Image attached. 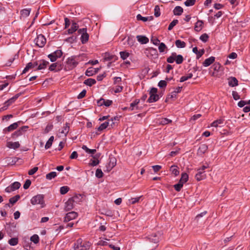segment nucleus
<instances>
[{"instance_id": "nucleus-11", "label": "nucleus", "mask_w": 250, "mask_h": 250, "mask_svg": "<svg viewBox=\"0 0 250 250\" xmlns=\"http://www.w3.org/2000/svg\"><path fill=\"white\" fill-rule=\"evenodd\" d=\"M112 104V101L109 100H105L103 98H101L100 100L97 101V104L98 106L104 105L106 107H108L111 105Z\"/></svg>"}, {"instance_id": "nucleus-33", "label": "nucleus", "mask_w": 250, "mask_h": 250, "mask_svg": "<svg viewBox=\"0 0 250 250\" xmlns=\"http://www.w3.org/2000/svg\"><path fill=\"white\" fill-rule=\"evenodd\" d=\"M182 88V87H176L175 90L171 92V94L170 95V98H174L176 97V94L181 91V89Z\"/></svg>"}, {"instance_id": "nucleus-44", "label": "nucleus", "mask_w": 250, "mask_h": 250, "mask_svg": "<svg viewBox=\"0 0 250 250\" xmlns=\"http://www.w3.org/2000/svg\"><path fill=\"white\" fill-rule=\"evenodd\" d=\"M100 156V154H96V156H93L94 159H96L92 161L91 165L92 166H96L99 163V161L97 159V158Z\"/></svg>"}, {"instance_id": "nucleus-49", "label": "nucleus", "mask_w": 250, "mask_h": 250, "mask_svg": "<svg viewBox=\"0 0 250 250\" xmlns=\"http://www.w3.org/2000/svg\"><path fill=\"white\" fill-rule=\"evenodd\" d=\"M134 41H135V40L133 39V38L128 37L127 39L126 40L127 43H126L125 42L124 44L125 45L127 44L129 46H132L133 45Z\"/></svg>"}, {"instance_id": "nucleus-5", "label": "nucleus", "mask_w": 250, "mask_h": 250, "mask_svg": "<svg viewBox=\"0 0 250 250\" xmlns=\"http://www.w3.org/2000/svg\"><path fill=\"white\" fill-rule=\"evenodd\" d=\"M78 33L81 35V40L82 43H85L89 39V35L87 33L86 28H83L78 30Z\"/></svg>"}, {"instance_id": "nucleus-34", "label": "nucleus", "mask_w": 250, "mask_h": 250, "mask_svg": "<svg viewBox=\"0 0 250 250\" xmlns=\"http://www.w3.org/2000/svg\"><path fill=\"white\" fill-rule=\"evenodd\" d=\"M188 179V175L186 173H183L182 174L181 177L179 182L183 184L184 183L187 182Z\"/></svg>"}, {"instance_id": "nucleus-10", "label": "nucleus", "mask_w": 250, "mask_h": 250, "mask_svg": "<svg viewBox=\"0 0 250 250\" xmlns=\"http://www.w3.org/2000/svg\"><path fill=\"white\" fill-rule=\"evenodd\" d=\"M78 216L77 212L71 211L67 213L64 218V222H68L72 220L75 219Z\"/></svg>"}, {"instance_id": "nucleus-60", "label": "nucleus", "mask_w": 250, "mask_h": 250, "mask_svg": "<svg viewBox=\"0 0 250 250\" xmlns=\"http://www.w3.org/2000/svg\"><path fill=\"white\" fill-rule=\"evenodd\" d=\"M167 84V83L165 81L161 80L159 82L158 85L160 88H165L166 87Z\"/></svg>"}, {"instance_id": "nucleus-22", "label": "nucleus", "mask_w": 250, "mask_h": 250, "mask_svg": "<svg viewBox=\"0 0 250 250\" xmlns=\"http://www.w3.org/2000/svg\"><path fill=\"white\" fill-rule=\"evenodd\" d=\"M203 23L204 22L202 21L198 20L195 24L194 30L197 32L200 31L203 28Z\"/></svg>"}, {"instance_id": "nucleus-24", "label": "nucleus", "mask_w": 250, "mask_h": 250, "mask_svg": "<svg viewBox=\"0 0 250 250\" xmlns=\"http://www.w3.org/2000/svg\"><path fill=\"white\" fill-rule=\"evenodd\" d=\"M208 149V146L206 144H202L200 146L198 150V153L200 155L204 154Z\"/></svg>"}, {"instance_id": "nucleus-62", "label": "nucleus", "mask_w": 250, "mask_h": 250, "mask_svg": "<svg viewBox=\"0 0 250 250\" xmlns=\"http://www.w3.org/2000/svg\"><path fill=\"white\" fill-rule=\"evenodd\" d=\"M22 135V134H21V131L19 129H18V130L15 131L14 133H13L12 134V137L13 138L15 139V138H17V137Z\"/></svg>"}, {"instance_id": "nucleus-51", "label": "nucleus", "mask_w": 250, "mask_h": 250, "mask_svg": "<svg viewBox=\"0 0 250 250\" xmlns=\"http://www.w3.org/2000/svg\"><path fill=\"white\" fill-rule=\"evenodd\" d=\"M178 23V21L177 20H174L172 21H171L169 26L168 27V30H171L174 26H175Z\"/></svg>"}, {"instance_id": "nucleus-2", "label": "nucleus", "mask_w": 250, "mask_h": 250, "mask_svg": "<svg viewBox=\"0 0 250 250\" xmlns=\"http://www.w3.org/2000/svg\"><path fill=\"white\" fill-rule=\"evenodd\" d=\"M158 89L155 87L151 88L149 92V97L147 100V102L149 103L157 102L160 99V95L157 94Z\"/></svg>"}, {"instance_id": "nucleus-45", "label": "nucleus", "mask_w": 250, "mask_h": 250, "mask_svg": "<svg viewBox=\"0 0 250 250\" xmlns=\"http://www.w3.org/2000/svg\"><path fill=\"white\" fill-rule=\"evenodd\" d=\"M30 240L35 244H37L39 241V237L37 234H34L31 237Z\"/></svg>"}, {"instance_id": "nucleus-31", "label": "nucleus", "mask_w": 250, "mask_h": 250, "mask_svg": "<svg viewBox=\"0 0 250 250\" xmlns=\"http://www.w3.org/2000/svg\"><path fill=\"white\" fill-rule=\"evenodd\" d=\"M175 45L178 48H184L186 47V43L184 41L177 40L175 41Z\"/></svg>"}, {"instance_id": "nucleus-25", "label": "nucleus", "mask_w": 250, "mask_h": 250, "mask_svg": "<svg viewBox=\"0 0 250 250\" xmlns=\"http://www.w3.org/2000/svg\"><path fill=\"white\" fill-rule=\"evenodd\" d=\"M79 26L78 24L75 22H73L72 23L71 28L69 29L67 31L69 34H72L78 30Z\"/></svg>"}, {"instance_id": "nucleus-63", "label": "nucleus", "mask_w": 250, "mask_h": 250, "mask_svg": "<svg viewBox=\"0 0 250 250\" xmlns=\"http://www.w3.org/2000/svg\"><path fill=\"white\" fill-rule=\"evenodd\" d=\"M136 18L137 20H140L143 21H148V18H146V17H143L140 14H138L136 16Z\"/></svg>"}, {"instance_id": "nucleus-64", "label": "nucleus", "mask_w": 250, "mask_h": 250, "mask_svg": "<svg viewBox=\"0 0 250 250\" xmlns=\"http://www.w3.org/2000/svg\"><path fill=\"white\" fill-rule=\"evenodd\" d=\"M213 69L214 71H219L221 67V65L218 62H216L213 65Z\"/></svg>"}, {"instance_id": "nucleus-50", "label": "nucleus", "mask_w": 250, "mask_h": 250, "mask_svg": "<svg viewBox=\"0 0 250 250\" xmlns=\"http://www.w3.org/2000/svg\"><path fill=\"white\" fill-rule=\"evenodd\" d=\"M120 54L121 58L124 60H125L129 55V53L126 51H121Z\"/></svg>"}, {"instance_id": "nucleus-3", "label": "nucleus", "mask_w": 250, "mask_h": 250, "mask_svg": "<svg viewBox=\"0 0 250 250\" xmlns=\"http://www.w3.org/2000/svg\"><path fill=\"white\" fill-rule=\"evenodd\" d=\"M31 203L33 205L40 204L41 205V208L44 207L45 204L44 201V195L42 194H38L33 197L31 200Z\"/></svg>"}, {"instance_id": "nucleus-26", "label": "nucleus", "mask_w": 250, "mask_h": 250, "mask_svg": "<svg viewBox=\"0 0 250 250\" xmlns=\"http://www.w3.org/2000/svg\"><path fill=\"white\" fill-rule=\"evenodd\" d=\"M140 102V100L136 99L133 102L130 104V106L128 107V109L130 111H132L135 109H138L137 105Z\"/></svg>"}, {"instance_id": "nucleus-29", "label": "nucleus", "mask_w": 250, "mask_h": 250, "mask_svg": "<svg viewBox=\"0 0 250 250\" xmlns=\"http://www.w3.org/2000/svg\"><path fill=\"white\" fill-rule=\"evenodd\" d=\"M69 131V126L68 123H66L65 125L63 127L62 130L60 132V133L64 135L65 137L66 136L67 133Z\"/></svg>"}, {"instance_id": "nucleus-12", "label": "nucleus", "mask_w": 250, "mask_h": 250, "mask_svg": "<svg viewBox=\"0 0 250 250\" xmlns=\"http://www.w3.org/2000/svg\"><path fill=\"white\" fill-rule=\"evenodd\" d=\"M39 62L38 61L34 62H28L27 64L25 67L24 68L23 70L22 71V74L25 73L26 72H27L29 69L33 68L35 67L38 65Z\"/></svg>"}, {"instance_id": "nucleus-55", "label": "nucleus", "mask_w": 250, "mask_h": 250, "mask_svg": "<svg viewBox=\"0 0 250 250\" xmlns=\"http://www.w3.org/2000/svg\"><path fill=\"white\" fill-rule=\"evenodd\" d=\"M196 2V0H187L185 2L186 6H190L193 5Z\"/></svg>"}, {"instance_id": "nucleus-43", "label": "nucleus", "mask_w": 250, "mask_h": 250, "mask_svg": "<svg viewBox=\"0 0 250 250\" xmlns=\"http://www.w3.org/2000/svg\"><path fill=\"white\" fill-rule=\"evenodd\" d=\"M193 76V75L191 73H188V74L187 76H182L181 78H180V82H184L187 80H188V79H190Z\"/></svg>"}, {"instance_id": "nucleus-52", "label": "nucleus", "mask_w": 250, "mask_h": 250, "mask_svg": "<svg viewBox=\"0 0 250 250\" xmlns=\"http://www.w3.org/2000/svg\"><path fill=\"white\" fill-rule=\"evenodd\" d=\"M69 189V187L67 186H63L60 188V193L62 194H65Z\"/></svg>"}, {"instance_id": "nucleus-46", "label": "nucleus", "mask_w": 250, "mask_h": 250, "mask_svg": "<svg viewBox=\"0 0 250 250\" xmlns=\"http://www.w3.org/2000/svg\"><path fill=\"white\" fill-rule=\"evenodd\" d=\"M30 13V10L28 9H24L21 11V15L24 17L28 16Z\"/></svg>"}, {"instance_id": "nucleus-53", "label": "nucleus", "mask_w": 250, "mask_h": 250, "mask_svg": "<svg viewBox=\"0 0 250 250\" xmlns=\"http://www.w3.org/2000/svg\"><path fill=\"white\" fill-rule=\"evenodd\" d=\"M85 74L87 76H88V77L93 76V75L95 74L94 72L93 71V68H88L87 69V70L86 71Z\"/></svg>"}, {"instance_id": "nucleus-7", "label": "nucleus", "mask_w": 250, "mask_h": 250, "mask_svg": "<svg viewBox=\"0 0 250 250\" xmlns=\"http://www.w3.org/2000/svg\"><path fill=\"white\" fill-rule=\"evenodd\" d=\"M116 159L115 157L110 156L108 159V162L106 165V171H110L116 165Z\"/></svg>"}, {"instance_id": "nucleus-4", "label": "nucleus", "mask_w": 250, "mask_h": 250, "mask_svg": "<svg viewBox=\"0 0 250 250\" xmlns=\"http://www.w3.org/2000/svg\"><path fill=\"white\" fill-rule=\"evenodd\" d=\"M75 57L72 56L67 59L66 61V66L65 68V69H68V70H71L77 66L78 62L75 60Z\"/></svg>"}, {"instance_id": "nucleus-54", "label": "nucleus", "mask_w": 250, "mask_h": 250, "mask_svg": "<svg viewBox=\"0 0 250 250\" xmlns=\"http://www.w3.org/2000/svg\"><path fill=\"white\" fill-rule=\"evenodd\" d=\"M208 38L209 37L208 34L204 33L200 37V40H201L204 42H207Z\"/></svg>"}, {"instance_id": "nucleus-56", "label": "nucleus", "mask_w": 250, "mask_h": 250, "mask_svg": "<svg viewBox=\"0 0 250 250\" xmlns=\"http://www.w3.org/2000/svg\"><path fill=\"white\" fill-rule=\"evenodd\" d=\"M183 184L182 183H181V182H179V183L178 184L174 185V188L177 191H180L181 190L182 188L183 187Z\"/></svg>"}, {"instance_id": "nucleus-37", "label": "nucleus", "mask_w": 250, "mask_h": 250, "mask_svg": "<svg viewBox=\"0 0 250 250\" xmlns=\"http://www.w3.org/2000/svg\"><path fill=\"white\" fill-rule=\"evenodd\" d=\"M175 61H176L177 64H181L184 61L183 57L181 55H177V54H176Z\"/></svg>"}, {"instance_id": "nucleus-27", "label": "nucleus", "mask_w": 250, "mask_h": 250, "mask_svg": "<svg viewBox=\"0 0 250 250\" xmlns=\"http://www.w3.org/2000/svg\"><path fill=\"white\" fill-rule=\"evenodd\" d=\"M173 12L174 15L180 16L183 12V9L180 6H177L173 9Z\"/></svg>"}, {"instance_id": "nucleus-39", "label": "nucleus", "mask_w": 250, "mask_h": 250, "mask_svg": "<svg viewBox=\"0 0 250 250\" xmlns=\"http://www.w3.org/2000/svg\"><path fill=\"white\" fill-rule=\"evenodd\" d=\"M57 172L55 171L51 172L46 175V178L48 180H51L57 176Z\"/></svg>"}, {"instance_id": "nucleus-17", "label": "nucleus", "mask_w": 250, "mask_h": 250, "mask_svg": "<svg viewBox=\"0 0 250 250\" xmlns=\"http://www.w3.org/2000/svg\"><path fill=\"white\" fill-rule=\"evenodd\" d=\"M39 64L38 68H37V70H41L45 69L47 65L49 63V62L47 61H46L44 60H41L38 61Z\"/></svg>"}, {"instance_id": "nucleus-48", "label": "nucleus", "mask_w": 250, "mask_h": 250, "mask_svg": "<svg viewBox=\"0 0 250 250\" xmlns=\"http://www.w3.org/2000/svg\"><path fill=\"white\" fill-rule=\"evenodd\" d=\"M142 196L137 197L135 198H131L130 200H129V203L131 204H134L136 203L139 202L140 199L141 198Z\"/></svg>"}, {"instance_id": "nucleus-23", "label": "nucleus", "mask_w": 250, "mask_h": 250, "mask_svg": "<svg viewBox=\"0 0 250 250\" xmlns=\"http://www.w3.org/2000/svg\"><path fill=\"white\" fill-rule=\"evenodd\" d=\"M224 120L223 119H219L212 122L211 124V126L215 127L221 126L224 124Z\"/></svg>"}, {"instance_id": "nucleus-35", "label": "nucleus", "mask_w": 250, "mask_h": 250, "mask_svg": "<svg viewBox=\"0 0 250 250\" xmlns=\"http://www.w3.org/2000/svg\"><path fill=\"white\" fill-rule=\"evenodd\" d=\"M54 139V138L53 136H52L49 138L45 145V148L46 149L49 148L51 146Z\"/></svg>"}, {"instance_id": "nucleus-28", "label": "nucleus", "mask_w": 250, "mask_h": 250, "mask_svg": "<svg viewBox=\"0 0 250 250\" xmlns=\"http://www.w3.org/2000/svg\"><path fill=\"white\" fill-rule=\"evenodd\" d=\"M20 144L18 142H8L7 143V146L10 148H13L14 149L18 148L20 147Z\"/></svg>"}, {"instance_id": "nucleus-57", "label": "nucleus", "mask_w": 250, "mask_h": 250, "mask_svg": "<svg viewBox=\"0 0 250 250\" xmlns=\"http://www.w3.org/2000/svg\"><path fill=\"white\" fill-rule=\"evenodd\" d=\"M95 175L96 177L101 178L103 176V173L101 169L98 168L96 171Z\"/></svg>"}, {"instance_id": "nucleus-32", "label": "nucleus", "mask_w": 250, "mask_h": 250, "mask_svg": "<svg viewBox=\"0 0 250 250\" xmlns=\"http://www.w3.org/2000/svg\"><path fill=\"white\" fill-rule=\"evenodd\" d=\"M109 125V122L106 121L102 124L99 127H98L97 130L99 131H101L107 127Z\"/></svg>"}, {"instance_id": "nucleus-15", "label": "nucleus", "mask_w": 250, "mask_h": 250, "mask_svg": "<svg viewBox=\"0 0 250 250\" xmlns=\"http://www.w3.org/2000/svg\"><path fill=\"white\" fill-rule=\"evenodd\" d=\"M74 198H69L65 203V210L69 211L74 208Z\"/></svg>"}, {"instance_id": "nucleus-8", "label": "nucleus", "mask_w": 250, "mask_h": 250, "mask_svg": "<svg viewBox=\"0 0 250 250\" xmlns=\"http://www.w3.org/2000/svg\"><path fill=\"white\" fill-rule=\"evenodd\" d=\"M21 185L19 182H15L13 184H12L10 186H8L5 188V191L6 192H11L13 191L16 189H19Z\"/></svg>"}, {"instance_id": "nucleus-6", "label": "nucleus", "mask_w": 250, "mask_h": 250, "mask_svg": "<svg viewBox=\"0 0 250 250\" xmlns=\"http://www.w3.org/2000/svg\"><path fill=\"white\" fill-rule=\"evenodd\" d=\"M34 41L36 44L39 47H43L46 42L45 38L42 34L38 35Z\"/></svg>"}, {"instance_id": "nucleus-41", "label": "nucleus", "mask_w": 250, "mask_h": 250, "mask_svg": "<svg viewBox=\"0 0 250 250\" xmlns=\"http://www.w3.org/2000/svg\"><path fill=\"white\" fill-rule=\"evenodd\" d=\"M159 44L158 49L160 53H163L167 49V46L163 42L160 43Z\"/></svg>"}, {"instance_id": "nucleus-40", "label": "nucleus", "mask_w": 250, "mask_h": 250, "mask_svg": "<svg viewBox=\"0 0 250 250\" xmlns=\"http://www.w3.org/2000/svg\"><path fill=\"white\" fill-rule=\"evenodd\" d=\"M170 170L175 176H177L179 174V171L175 166H172L170 168Z\"/></svg>"}, {"instance_id": "nucleus-19", "label": "nucleus", "mask_w": 250, "mask_h": 250, "mask_svg": "<svg viewBox=\"0 0 250 250\" xmlns=\"http://www.w3.org/2000/svg\"><path fill=\"white\" fill-rule=\"evenodd\" d=\"M228 84L230 87H234L238 85V82L235 77H230L228 78Z\"/></svg>"}, {"instance_id": "nucleus-21", "label": "nucleus", "mask_w": 250, "mask_h": 250, "mask_svg": "<svg viewBox=\"0 0 250 250\" xmlns=\"http://www.w3.org/2000/svg\"><path fill=\"white\" fill-rule=\"evenodd\" d=\"M136 38L138 41L142 44H146L149 42L148 38L145 36L138 35Z\"/></svg>"}, {"instance_id": "nucleus-9", "label": "nucleus", "mask_w": 250, "mask_h": 250, "mask_svg": "<svg viewBox=\"0 0 250 250\" xmlns=\"http://www.w3.org/2000/svg\"><path fill=\"white\" fill-rule=\"evenodd\" d=\"M21 95V93H18L16 94L14 96L12 97L11 98L8 100L4 103V105L2 107L3 109H6L7 107L10 105L11 104L13 103Z\"/></svg>"}, {"instance_id": "nucleus-58", "label": "nucleus", "mask_w": 250, "mask_h": 250, "mask_svg": "<svg viewBox=\"0 0 250 250\" xmlns=\"http://www.w3.org/2000/svg\"><path fill=\"white\" fill-rule=\"evenodd\" d=\"M52 53L57 59L60 58L62 55V52L61 50H57Z\"/></svg>"}, {"instance_id": "nucleus-16", "label": "nucleus", "mask_w": 250, "mask_h": 250, "mask_svg": "<svg viewBox=\"0 0 250 250\" xmlns=\"http://www.w3.org/2000/svg\"><path fill=\"white\" fill-rule=\"evenodd\" d=\"M198 172L195 175L196 179L199 181L206 178V174L205 173V171H202L200 169H198Z\"/></svg>"}, {"instance_id": "nucleus-14", "label": "nucleus", "mask_w": 250, "mask_h": 250, "mask_svg": "<svg viewBox=\"0 0 250 250\" xmlns=\"http://www.w3.org/2000/svg\"><path fill=\"white\" fill-rule=\"evenodd\" d=\"M160 235V233L152 234L148 236V239L150 242L156 244L159 241Z\"/></svg>"}, {"instance_id": "nucleus-30", "label": "nucleus", "mask_w": 250, "mask_h": 250, "mask_svg": "<svg viewBox=\"0 0 250 250\" xmlns=\"http://www.w3.org/2000/svg\"><path fill=\"white\" fill-rule=\"evenodd\" d=\"M96 83V81L94 79L89 78L86 80H85L83 82V83L86 85H88L89 86H91L93 84H95Z\"/></svg>"}, {"instance_id": "nucleus-38", "label": "nucleus", "mask_w": 250, "mask_h": 250, "mask_svg": "<svg viewBox=\"0 0 250 250\" xmlns=\"http://www.w3.org/2000/svg\"><path fill=\"white\" fill-rule=\"evenodd\" d=\"M176 53L173 52L171 53L170 56L168 57L167 59V62L171 63H173L175 60Z\"/></svg>"}, {"instance_id": "nucleus-47", "label": "nucleus", "mask_w": 250, "mask_h": 250, "mask_svg": "<svg viewBox=\"0 0 250 250\" xmlns=\"http://www.w3.org/2000/svg\"><path fill=\"white\" fill-rule=\"evenodd\" d=\"M161 15L160 9L159 5H157L154 8V16L158 17Z\"/></svg>"}, {"instance_id": "nucleus-13", "label": "nucleus", "mask_w": 250, "mask_h": 250, "mask_svg": "<svg viewBox=\"0 0 250 250\" xmlns=\"http://www.w3.org/2000/svg\"><path fill=\"white\" fill-rule=\"evenodd\" d=\"M62 68V65L58 62L53 63L51 64L49 68V70L51 71H59Z\"/></svg>"}, {"instance_id": "nucleus-18", "label": "nucleus", "mask_w": 250, "mask_h": 250, "mask_svg": "<svg viewBox=\"0 0 250 250\" xmlns=\"http://www.w3.org/2000/svg\"><path fill=\"white\" fill-rule=\"evenodd\" d=\"M18 127V123H14L11 125H10L9 126L5 128L3 132L4 133L6 134L8 132L11 131L15 129H16Z\"/></svg>"}, {"instance_id": "nucleus-42", "label": "nucleus", "mask_w": 250, "mask_h": 250, "mask_svg": "<svg viewBox=\"0 0 250 250\" xmlns=\"http://www.w3.org/2000/svg\"><path fill=\"white\" fill-rule=\"evenodd\" d=\"M20 198V196L19 195H17L9 199V203L12 205H14L15 204L18 200Z\"/></svg>"}, {"instance_id": "nucleus-61", "label": "nucleus", "mask_w": 250, "mask_h": 250, "mask_svg": "<svg viewBox=\"0 0 250 250\" xmlns=\"http://www.w3.org/2000/svg\"><path fill=\"white\" fill-rule=\"evenodd\" d=\"M31 184V181L29 179H27L25 181L24 184L23 185V188L25 189H27L29 188Z\"/></svg>"}, {"instance_id": "nucleus-36", "label": "nucleus", "mask_w": 250, "mask_h": 250, "mask_svg": "<svg viewBox=\"0 0 250 250\" xmlns=\"http://www.w3.org/2000/svg\"><path fill=\"white\" fill-rule=\"evenodd\" d=\"M8 243L9 244V245H10L11 246H12L17 245L18 243V238L14 237V238H12L8 240Z\"/></svg>"}, {"instance_id": "nucleus-59", "label": "nucleus", "mask_w": 250, "mask_h": 250, "mask_svg": "<svg viewBox=\"0 0 250 250\" xmlns=\"http://www.w3.org/2000/svg\"><path fill=\"white\" fill-rule=\"evenodd\" d=\"M151 42L154 45H158L160 43V41L156 37H152L150 40Z\"/></svg>"}, {"instance_id": "nucleus-20", "label": "nucleus", "mask_w": 250, "mask_h": 250, "mask_svg": "<svg viewBox=\"0 0 250 250\" xmlns=\"http://www.w3.org/2000/svg\"><path fill=\"white\" fill-rule=\"evenodd\" d=\"M215 61V57L211 56L205 60V61L203 62V65L205 67H208L211 64L213 63Z\"/></svg>"}, {"instance_id": "nucleus-1", "label": "nucleus", "mask_w": 250, "mask_h": 250, "mask_svg": "<svg viewBox=\"0 0 250 250\" xmlns=\"http://www.w3.org/2000/svg\"><path fill=\"white\" fill-rule=\"evenodd\" d=\"M91 244L89 241H83L82 239L79 238L74 244V250H88Z\"/></svg>"}]
</instances>
